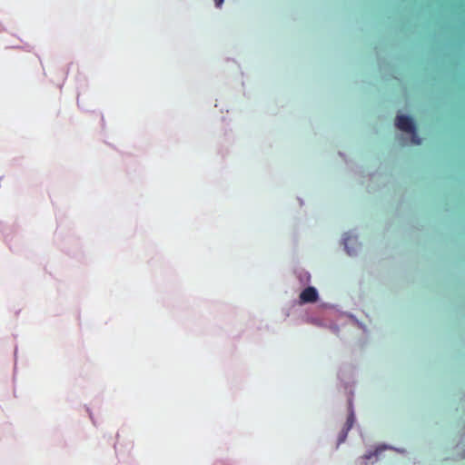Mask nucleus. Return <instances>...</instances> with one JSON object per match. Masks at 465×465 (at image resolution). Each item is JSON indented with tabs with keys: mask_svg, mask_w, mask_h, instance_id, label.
Here are the masks:
<instances>
[{
	"mask_svg": "<svg viewBox=\"0 0 465 465\" xmlns=\"http://www.w3.org/2000/svg\"><path fill=\"white\" fill-rule=\"evenodd\" d=\"M395 124L400 130L412 134V141L414 143H420V139L416 134L415 124L411 117L407 115H398L396 117Z\"/></svg>",
	"mask_w": 465,
	"mask_h": 465,
	"instance_id": "nucleus-1",
	"label": "nucleus"
},
{
	"mask_svg": "<svg viewBox=\"0 0 465 465\" xmlns=\"http://www.w3.org/2000/svg\"><path fill=\"white\" fill-rule=\"evenodd\" d=\"M317 299L318 292L314 287H307L300 294V300L302 303L314 302Z\"/></svg>",
	"mask_w": 465,
	"mask_h": 465,
	"instance_id": "nucleus-2",
	"label": "nucleus"
},
{
	"mask_svg": "<svg viewBox=\"0 0 465 465\" xmlns=\"http://www.w3.org/2000/svg\"><path fill=\"white\" fill-rule=\"evenodd\" d=\"M384 450V447H378L374 451H369L364 455V458L366 460H370L374 456L379 455L380 452H381Z\"/></svg>",
	"mask_w": 465,
	"mask_h": 465,
	"instance_id": "nucleus-4",
	"label": "nucleus"
},
{
	"mask_svg": "<svg viewBox=\"0 0 465 465\" xmlns=\"http://www.w3.org/2000/svg\"><path fill=\"white\" fill-rule=\"evenodd\" d=\"M213 1L217 7H220L222 5V4L223 3V0H213Z\"/></svg>",
	"mask_w": 465,
	"mask_h": 465,
	"instance_id": "nucleus-5",
	"label": "nucleus"
},
{
	"mask_svg": "<svg viewBox=\"0 0 465 465\" xmlns=\"http://www.w3.org/2000/svg\"><path fill=\"white\" fill-rule=\"evenodd\" d=\"M353 423H354V414L352 412H351L347 417V420L344 424V427L342 428L341 431L339 434L338 444H341L345 441V440L347 438V434H348L349 430L352 428Z\"/></svg>",
	"mask_w": 465,
	"mask_h": 465,
	"instance_id": "nucleus-3",
	"label": "nucleus"
}]
</instances>
